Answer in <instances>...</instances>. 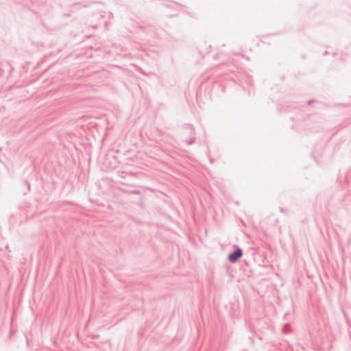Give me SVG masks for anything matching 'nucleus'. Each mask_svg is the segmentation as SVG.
Wrapping results in <instances>:
<instances>
[{"mask_svg": "<svg viewBox=\"0 0 351 351\" xmlns=\"http://www.w3.org/2000/svg\"><path fill=\"white\" fill-rule=\"evenodd\" d=\"M241 256V251L237 250L234 253L230 254L228 256L229 260L234 263L237 261Z\"/></svg>", "mask_w": 351, "mask_h": 351, "instance_id": "1", "label": "nucleus"}]
</instances>
